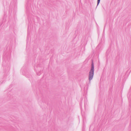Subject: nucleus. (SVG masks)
Segmentation results:
<instances>
[{"label":"nucleus","mask_w":131,"mask_h":131,"mask_svg":"<svg viewBox=\"0 0 131 131\" xmlns=\"http://www.w3.org/2000/svg\"><path fill=\"white\" fill-rule=\"evenodd\" d=\"M38 66L37 67V68H38L37 69V71H36V73L37 74L39 75H40L41 73V68L40 67H38Z\"/></svg>","instance_id":"2"},{"label":"nucleus","mask_w":131,"mask_h":131,"mask_svg":"<svg viewBox=\"0 0 131 131\" xmlns=\"http://www.w3.org/2000/svg\"><path fill=\"white\" fill-rule=\"evenodd\" d=\"M23 68H22V69H21V70H23Z\"/></svg>","instance_id":"7"},{"label":"nucleus","mask_w":131,"mask_h":131,"mask_svg":"<svg viewBox=\"0 0 131 131\" xmlns=\"http://www.w3.org/2000/svg\"><path fill=\"white\" fill-rule=\"evenodd\" d=\"M26 77H27L28 78H30V77H31V76L30 75H29L28 77V76H27L26 75Z\"/></svg>","instance_id":"5"},{"label":"nucleus","mask_w":131,"mask_h":131,"mask_svg":"<svg viewBox=\"0 0 131 131\" xmlns=\"http://www.w3.org/2000/svg\"><path fill=\"white\" fill-rule=\"evenodd\" d=\"M28 37H27V39H28Z\"/></svg>","instance_id":"10"},{"label":"nucleus","mask_w":131,"mask_h":131,"mask_svg":"<svg viewBox=\"0 0 131 131\" xmlns=\"http://www.w3.org/2000/svg\"><path fill=\"white\" fill-rule=\"evenodd\" d=\"M80 106H81V102L80 103Z\"/></svg>","instance_id":"6"},{"label":"nucleus","mask_w":131,"mask_h":131,"mask_svg":"<svg viewBox=\"0 0 131 131\" xmlns=\"http://www.w3.org/2000/svg\"><path fill=\"white\" fill-rule=\"evenodd\" d=\"M94 72V66L93 61L92 60L91 64V67L89 72V79L90 82V81L93 78Z\"/></svg>","instance_id":"1"},{"label":"nucleus","mask_w":131,"mask_h":131,"mask_svg":"<svg viewBox=\"0 0 131 131\" xmlns=\"http://www.w3.org/2000/svg\"><path fill=\"white\" fill-rule=\"evenodd\" d=\"M100 0H97V5L96 6V7H97V6L99 4V3L100 2Z\"/></svg>","instance_id":"4"},{"label":"nucleus","mask_w":131,"mask_h":131,"mask_svg":"<svg viewBox=\"0 0 131 131\" xmlns=\"http://www.w3.org/2000/svg\"><path fill=\"white\" fill-rule=\"evenodd\" d=\"M85 101L84 102V105L85 106L86 105H87L88 100L86 98L85 99Z\"/></svg>","instance_id":"3"},{"label":"nucleus","mask_w":131,"mask_h":131,"mask_svg":"<svg viewBox=\"0 0 131 131\" xmlns=\"http://www.w3.org/2000/svg\"><path fill=\"white\" fill-rule=\"evenodd\" d=\"M4 61L3 62V64H4Z\"/></svg>","instance_id":"8"},{"label":"nucleus","mask_w":131,"mask_h":131,"mask_svg":"<svg viewBox=\"0 0 131 131\" xmlns=\"http://www.w3.org/2000/svg\"><path fill=\"white\" fill-rule=\"evenodd\" d=\"M127 97H128V98H129V97H128V94L127 95Z\"/></svg>","instance_id":"9"}]
</instances>
